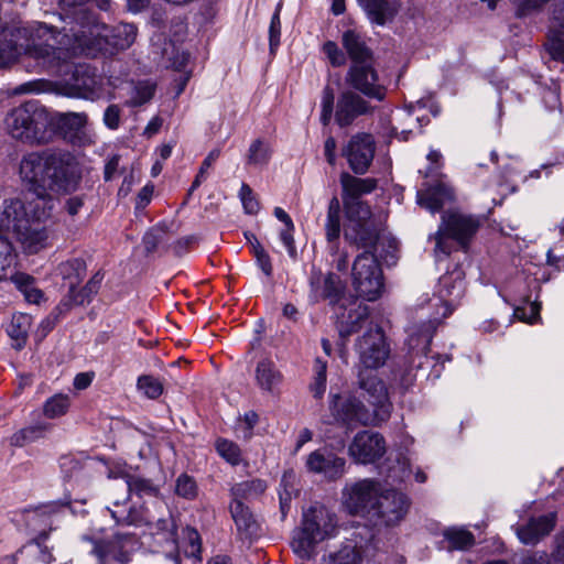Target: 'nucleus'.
I'll return each mask as SVG.
<instances>
[{"mask_svg": "<svg viewBox=\"0 0 564 564\" xmlns=\"http://www.w3.org/2000/svg\"><path fill=\"white\" fill-rule=\"evenodd\" d=\"M19 174L24 189L43 204L42 210L35 212L37 220L47 216L46 208L52 209L51 193L75 189L79 178L74 158L67 152L54 150L23 155Z\"/></svg>", "mask_w": 564, "mask_h": 564, "instance_id": "obj_1", "label": "nucleus"}, {"mask_svg": "<svg viewBox=\"0 0 564 564\" xmlns=\"http://www.w3.org/2000/svg\"><path fill=\"white\" fill-rule=\"evenodd\" d=\"M59 32L45 23H13L0 32V56L8 66L22 54L33 58L45 70L56 69L65 59V50L58 46Z\"/></svg>", "mask_w": 564, "mask_h": 564, "instance_id": "obj_2", "label": "nucleus"}, {"mask_svg": "<svg viewBox=\"0 0 564 564\" xmlns=\"http://www.w3.org/2000/svg\"><path fill=\"white\" fill-rule=\"evenodd\" d=\"M4 124L11 138L29 145L52 141L51 112L41 101L31 99L12 108Z\"/></svg>", "mask_w": 564, "mask_h": 564, "instance_id": "obj_3", "label": "nucleus"}, {"mask_svg": "<svg viewBox=\"0 0 564 564\" xmlns=\"http://www.w3.org/2000/svg\"><path fill=\"white\" fill-rule=\"evenodd\" d=\"M321 107L322 124L328 126L334 117L339 128L350 127L358 118L372 116L376 110L367 97L349 89L340 91L335 104V94L330 85L323 89Z\"/></svg>", "mask_w": 564, "mask_h": 564, "instance_id": "obj_4", "label": "nucleus"}, {"mask_svg": "<svg viewBox=\"0 0 564 564\" xmlns=\"http://www.w3.org/2000/svg\"><path fill=\"white\" fill-rule=\"evenodd\" d=\"M334 529V516L324 506H313L303 511L301 528L292 539L294 553L304 558L313 556L315 546L329 536Z\"/></svg>", "mask_w": 564, "mask_h": 564, "instance_id": "obj_5", "label": "nucleus"}, {"mask_svg": "<svg viewBox=\"0 0 564 564\" xmlns=\"http://www.w3.org/2000/svg\"><path fill=\"white\" fill-rule=\"evenodd\" d=\"M328 413L322 416L326 425H336L351 432L358 426H367L375 421L373 413L351 393L329 392Z\"/></svg>", "mask_w": 564, "mask_h": 564, "instance_id": "obj_6", "label": "nucleus"}, {"mask_svg": "<svg viewBox=\"0 0 564 564\" xmlns=\"http://www.w3.org/2000/svg\"><path fill=\"white\" fill-rule=\"evenodd\" d=\"M480 227V223L473 216L459 213H445L442 224L436 232L435 252L449 256L452 252L451 240L456 241L465 251Z\"/></svg>", "mask_w": 564, "mask_h": 564, "instance_id": "obj_7", "label": "nucleus"}, {"mask_svg": "<svg viewBox=\"0 0 564 564\" xmlns=\"http://www.w3.org/2000/svg\"><path fill=\"white\" fill-rule=\"evenodd\" d=\"M440 324L441 321L438 318H432L413 323L409 327L406 340L409 347L408 368L401 378L403 387L408 388L412 384L416 376L412 371L422 369L427 361L430 345Z\"/></svg>", "mask_w": 564, "mask_h": 564, "instance_id": "obj_8", "label": "nucleus"}, {"mask_svg": "<svg viewBox=\"0 0 564 564\" xmlns=\"http://www.w3.org/2000/svg\"><path fill=\"white\" fill-rule=\"evenodd\" d=\"M378 543L373 528L358 524L341 547L328 555L327 564H360L364 558L369 560L377 555Z\"/></svg>", "mask_w": 564, "mask_h": 564, "instance_id": "obj_9", "label": "nucleus"}, {"mask_svg": "<svg viewBox=\"0 0 564 564\" xmlns=\"http://www.w3.org/2000/svg\"><path fill=\"white\" fill-rule=\"evenodd\" d=\"M352 286L367 301H376L383 291V273L376 253H359L351 268Z\"/></svg>", "mask_w": 564, "mask_h": 564, "instance_id": "obj_10", "label": "nucleus"}, {"mask_svg": "<svg viewBox=\"0 0 564 564\" xmlns=\"http://www.w3.org/2000/svg\"><path fill=\"white\" fill-rule=\"evenodd\" d=\"M82 540L91 544L90 553L97 558V564H129L139 543L134 533H115L110 539L85 534Z\"/></svg>", "mask_w": 564, "mask_h": 564, "instance_id": "obj_11", "label": "nucleus"}, {"mask_svg": "<svg viewBox=\"0 0 564 564\" xmlns=\"http://www.w3.org/2000/svg\"><path fill=\"white\" fill-rule=\"evenodd\" d=\"M359 364L357 369L377 370L391 355V346L381 326L369 327L355 344Z\"/></svg>", "mask_w": 564, "mask_h": 564, "instance_id": "obj_12", "label": "nucleus"}, {"mask_svg": "<svg viewBox=\"0 0 564 564\" xmlns=\"http://www.w3.org/2000/svg\"><path fill=\"white\" fill-rule=\"evenodd\" d=\"M410 508V499L406 495L395 489L379 492L371 508L370 521L376 527L398 525L406 516Z\"/></svg>", "mask_w": 564, "mask_h": 564, "instance_id": "obj_13", "label": "nucleus"}, {"mask_svg": "<svg viewBox=\"0 0 564 564\" xmlns=\"http://www.w3.org/2000/svg\"><path fill=\"white\" fill-rule=\"evenodd\" d=\"M376 62L364 64H350L346 75L345 84L349 90L361 94L368 99H375L379 102L383 101L388 94V88L380 83Z\"/></svg>", "mask_w": 564, "mask_h": 564, "instance_id": "obj_14", "label": "nucleus"}, {"mask_svg": "<svg viewBox=\"0 0 564 564\" xmlns=\"http://www.w3.org/2000/svg\"><path fill=\"white\" fill-rule=\"evenodd\" d=\"M380 482L366 478L346 485L343 489V503L351 516H366L370 519L371 508L380 492Z\"/></svg>", "mask_w": 564, "mask_h": 564, "instance_id": "obj_15", "label": "nucleus"}, {"mask_svg": "<svg viewBox=\"0 0 564 564\" xmlns=\"http://www.w3.org/2000/svg\"><path fill=\"white\" fill-rule=\"evenodd\" d=\"M72 500L67 496L62 500L51 501L35 508L24 510V522L26 528L36 533L30 544L40 545L45 542L53 530L52 516L64 507H70Z\"/></svg>", "mask_w": 564, "mask_h": 564, "instance_id": "obj_16", "label": "nucleus"}, {"mask_svg": "<svg viewBox=\"0 0 564 564\" xmlns=\"http://www.w3.org/2000/svg\"><path fill=\"white\" fill-rule=\"evenodd\" d=\"M310 286L311 297L314 302L327 301L334 311L345 308L347 286L338 274L313 272L310 278Z\"/></svg>", "mask_w": 564, "mask_h": 564, "instance_id": "obj_17", "label": "nucleus"}, {"mask_svg": "<svg viewBox=\"0 0 564 564\" xmlns=\"http://www.w3.org/2000/svg\"><path fill=\"white\" fill-rule=\"evenodd\" d=\"M376 153V141L372 134L358 132L350 137L341 149V155L347 160L350 170L356 175H364L372 164Z\"/></svg>", "mask_w": 564, "mask_h": 564, "instance_id": "obj_18", "label": "nucleus"}, {"mask_svg": "<svg viewBox=\"0 0 564 564\" xmlns=\"http://www.w3.org/2000/svg\"><path fill=\"white\" fill-rule=\"evenodd\" d=\"M67 95L70 97L96 100L100 96L101 79L96 67L83 63L74 66L70 77L66 82Z\"/></svg>", "mask_w": 564, "mask_h": 564, "instance_id": "obj_19", "label": "nucleus"}, {"mask_svg": "<svg viewBox=\"0 0 564 564\" xmlns=\"http://www.w3.org/2000/svg\"><path fill=\"white\" fill-rule=\"evenodd\" d=\"M357 384L367 394V401L373 406L376 416L387 420L390 415L391 403L384 382L371 370L358 369Z\"/></svg>", "mask_w": 564, "mask_h": 564, "instance_id": "obj_20", "label": "nucleus"}, {"mask_svg": "<svg viewBox=\"0 0 564 564\" xmlns=\"http://www.w3.org/2000/svg\"><path fill=\"white\" fill-rule=\"evenodd\" d=\"M305 467L308 473L322 475L327 481H336L346 473V459L324 447L307 456Z\"/></svg>", "mask_w": 564, "mask_h": 564, "instance_id": "obj_21", "label": "nucleus"}, {"mask_svg": "<svg viewBox=\"0 0 564 564\" xmlns=\"http://www.w3.org/2000/svg\"><path fill=\"white\" fill-rule=\"evenodd\" d=\"M348 452L357 463L371 464L384 455L386 441L379 433L360 431L355 435Z\"/></svg>", "mask_w": 564, "mask_h": 564, "instance_id": "obj_22", "label": "nucleus"}, {"mask_svg": "<svg viewBox=\"0 0 564 564\" xmlns=\"http://www.w3.org/2000/svg\"><path fill=\"white\" fill-rule=\"evenodd\" d=\"M466 290L465 272L459 264L452 271H447L438 280V295L451 311L456 307L463 299Z\"/></svg>", "mask_w": 564, "mask_h": 564, "instance_id": "obj_23", "label": "nucleus"}, {"mask_svg": "<svg viewBox=\"0 0 564 564\" xmlns=\"http://www.w3.org/2000/svg\"><path fill=\"white\" fill-rule=\"evenodd\" d=\"M344 238L350 246L376 253L380 229L375 220L348 225L344 232Z\"/></svg>", "mask_w": 564, "mask_h": 564, "instance_id": "obj_24", "label": "nucleus"}, {"mask_svg": "<svg viewBox=\"0 0 564 564\" xmlns=\"http://www.w3.org/2000/svg\"><path fill=\"white\" fill-rule=\"evenodd\" d=\"M556 524V513L549 512L539 517H532L524 524L518 528L517 534L524 544H536L541 539L549 535Z\"/></svg>", "mask_w": 564, "mask_h": 564, "instance_id": "obj_25", "label": "nucleus"}, {"mask_svg": "<svg viewBox=\"0 0 564 564\" xmlns=\"http://www.w3.org/2000/svg\"><path fill=\"white\" fill-rule=\"evenodd\" d=\"M372 24L391 23L401 9V0H357Z\"/></svg>", "mask_w": 564, "mask_h": 564, "instance_id": "obj_26", "label": "nucleus"}, {"mask_svg": "<svg viewBox=\"0 0 564 564\" xmlns=\"http://www.w3.org/2000/svg\"><path fill=\"white\" fill-rule=\"evenodd\" d=\"M87 123L86 113L68 112L54 116L51 113L52 140L55 135L74 141Z\"/></svg>", "mask_w": 564, "mask_h": 564, "instance_id": "obj_27", "label": "nucleus"}, {"mask_svg": "<svg viewBox=\"0 0 564 564\" xmlns=\"http://www.w3.org/2000/svg\"><path fill=\"white\" fill-rule=\"evenodd\" d=\"M341 44L351 64L376 62L373 51L359 32L350 29L346 30L341 35Z\"/></svg>", "mask_w": 564, "mask_h": 564, "instance_id": "obj_28", "label": "nucleus"}, {"mask_svg": "<svg viewBox=\"0 0 564 564\" xmlns=\"http://www.w3.org/2000/svg\"><path fill=\"white\" fill-rule=\"evenodd\" d=\"M159 507L162 510L159 517L148 510H143L141 516L142 522H140V525H145L151 530H155L156 533L163 534L165 541L174 542L177 538V525L166 503L161 501Z\"/></svg>", "mask_w": 564, "mask_h": 564, "instance_id": "obj_29", "label": "nucleus"}, {"mask_svg": "<svg viewBox=\"0 0 564 564\" xmlns=\"http://www.w3.org/2000/svg\"><path fill=\"white\" fill-rule=\"evenodd\" d=\"M68 18L72 19L70 28H63L65 36H72L78 42H84L86 37V29L93 34V29L98 26V17L89 8L82 7L73 11L66 12Z\"/></svg>", "mask_w": 564, "mask_h": 564, "instance_id": "obj_30", "label": "nucleus"}, {"mask_svg": "<svg viewBox=\"0 0 564 564\" xmlns=\"http://www.w3.org/2000/svg\"><path fill=\"white\" fill-rule=\"evenodd\" d=\"M453 188L445 183L438 182L426 189L419 191L416 194L417 204L430 210L432 214L443 209L447 202L453 200Z\"/></svg>", "mask_w": 564, "mask_h": 564, "instance_id": "obj_31", "label": "nucleus"}, {"mask_svg": "<svg viewBox=\"0 0 564 564\" xmlns=\"http://www.w3.org/2000/svg\"><path fill=\"white\" fill-rule=\"evenodd\" d=\"M14 232L26 253L34 254L46 247L48 235L40 224H31L30 220L22 225L19 224Z\"/></svg>", "mask_w": 564, "mask_h": 564, "instance_id": "obj_32", "label": "nucleus"}, {"mask_svg": "<svg viewBox=\"0 0 564 564\" xmlns=\"http://www.w3.org/2000/svg\"><path fill=\"white\" fill-rule=\"evenodd\" d=\"M229 511L241 539L252 540L259 535L260 525L243 501H231Z\"/></svg>", "mask_w": 564, "mask_h": 564, "instance_id": "obj_33", "label": "nucleus"}, {"mask_svg": "<svg viewBox=\"0 0 564 564\" xmlns=\"http://www.w3.org/2000/svg\"><path fill=\"white\" fill-rule=\"evenodd\" d=\"M340 310L343 311L340 314L336 313V328L340 338L347 339L362 328L369 318V310L361 305L348 311L346 307Z\"/></svg>", "mask_w": 564, "mask_h": 564, "instance_id": "obj_34", "label": "nucleus"}, {"mask_svg": "<svg viewBox=\"0 0 564 564\" xmlns=\"http://www.w3.org/2000/svg\"><path fill=\"white\" fill-rule=\"evenodd\" d=\"M339 182L343 202L361 200L362 195L372 193L378 185V181L373 177L360 178L348 172L340 173Z\"/></svg>", "mask_w": 564, "mask_h": 564, "instance_id": "obj_35", "label": "nucleus"}, {"mask_svg": "<svg viewBox=\"0 0 564 564\" xmlns=\"http://www.w3.org/2000/svg\"><path fill=\"white\" fill-rule=\"evenodd\" d=\"M443 540L440 541V549L447 552L468 551L476 544L473 532L462 527H448L442 532Z\"/></svg>", "mask_w": 564, "mask_h": 564, "instance_id": "obj_36", "label": "nucleus"}, {"mask_svg": "<svg viewBox=\"0 0 564 564\" xmlns=\"http://www.w3.org/2000/svg\"><path fill=\"white\" fill-rule=\"evenodd\" d=\"M324 229L330 252L336 253L341 232V206L337 196H333L328 203Z\"/></svg>", "mask_w": 564, "mask_h": 564, "instance_id": "obj_37", "label": "nucleus"}, {"mask_svg": "<svg viewBox=\"0 0 564 564\" xmlns=\"http://www.w3.org/2000/svg\"><path fill=\"white\" fill-rule=\"evenodd\" d=\"M121 477L123 478L128 488L127 500L132 495H135L140 499L145 497L158 498L161 496L160 486L150 478H145L141 475L131 473H123Z\"/></svg>", "mask_w": 564, "mask_h": 564, "instance_id": "obj_38", "label": "nucleus"}, {"mask_svg": "<svg viewBox=\"0 0 564 564\" xmlns=\"http://www.w3.org/2000/svg\"><path fill=\"white\" fill-rule=\"evenodd\" d=\"M57 274L68 288H77L87 273V264L83 258H70L57 265Z\"/></svg>", "mask_w": 564, "mask_h": 564, "instance_id": "obj_39", "label": "nucleus"}, {"mask_svg": "<svg viewBox=\"0 0 564 564\" xmlns=\"http://www.w3.org/2000/svg\"><path fill=\"white\" fill-rule=\"evenodd\" d=\"M32 324V317L24 313H18L12 316L11 323L7 327L8 336L13 340V348L21 350L28 340Z\"/></svg>", "mask_w": 564, "mask_h": 564, "instance_id": "obj_40", "label": "nucleus"}, {"mask_svg": "<svg viewBox=\"0 0 564 564\" xmlns=\"http://www.w3.org/2000/svg\"><path fill=\"white\" fill-rule=\"evenodd\" d=\"M29 219L26 217L25 206L19 198L4 199L3 210L0 217V224L4 228L12 226L17 230V225L25 224Z\"/></svg>", "mask_w": 564, "mask_h": 564, "instance_id": "obj_41", "label": "nucleus"}, {"mask_svg": "<svg viewBox=\"0 0 564 564\" xmlns=\"http://www.w3.org/2000/svg\"><path fill=\"white\" fill-rule=\"evenodd\" d=\"M256 380L262 390L271 392L282 381V373L272 360L264 358L257 365Z\"/></svg>", "mask_w": 564, "mask_h": 564, "instance_id": "obj_42", "label": "nucleus"}, {"mask_svg": "<svg viewBox=\"0 0 564 564\" xmlns=\"http://www.w3.org/2000/svg\"><path fill=\"white\" fill-rule=\"evenodd\" d=\"M11 281L29 303L39 304L44 297L42 290L37 289L35 285L36 281L34 276L24 272H15L11 275Z\"/></svg>", "mask_w": 564, "mask_h": 564, "instance_id": "obj_43", "label": "nucleus"}, {"mask_svg": "<svg viewBox=\"0 0 564 564\" xmlns=\"http://www.w3.org/2000/svg\"><path fill=\"white\" fill-rule=\"evenodd\" d=\"M108 510L117 525H140V522H142L143 510H137L128 506L127 501H116L113 508H108Z\"/></svg>", "mask_w": 564, "mask_h": 564, "instance_id": "obj_44", "label": "nucleus"}, {"mask_svg": "<svg viewBox=\"0 0 564 564\" xmlns=\"http://www.w3.org/2000/svg\"><path fill=\"white\" fill-rule=\"evenodd\" d=\"M51 425L47 423H39L23 427L10 437V445L14 447H23L24 445L35 442L45 436Z\"/></svg>", "mask_w": 564, "mask_h": 564, "instance_id": "obj_45", "label": "nucleus"}, {"mask_svg": "<svg viewBox=\"0 0 564 564\" xmlns=\"http://www.w3.org/2000/svg\"><path fill=\"white\" fill-rule=\"evenodd\" d=\"M265 489L267 482L262 479L256 478L235 484L230 488V495L232 497V501H242L243 499H249L262 495Z\"/></svg>", "mask_w": 564, "mask_h": 564, "instance_id": "obj_46", "label": "nucleus"}, {"mask_svg": "<svg viewBox=\"0 0 564 564\" xmlns=\"http://www.w3.org/2000/svg\"><path fill=\"white\" fill-rule=\"evenodd\" d=\"M343 205L349 225L375 220L370 206L364 200H346Z\"/></svg>", "mask_w": 564, "mask_h": 564, "instance_id": "obj_47", "label": "nucleus"}, {"mask_svg": "<svg viewBox=\"0 0 564 564\" xmlns=\"http://www.w3.org/2000/svg\"><path fill=\"white\" fill-rule=\"evenodd\" d=\"M137 37V26L130 23H120L111 31V44L117 50H127L129 48L135 41Z\"/></svg>", "mask_w": 564, "mask_h": 564, "instance_id": "obj_48", "label": "nucleus"}, {"mask_svg": "<svg viewBox=\"0 0 564 564\" xmlns=\"http://www.w3.org/2000/svg\"><path fill=\"white\" fill-rule=\"evenodd\" d=\"M70 401L66 394H55L47 399L43 405V413L48 419L59 417L68 411Z\"/></svg>", "mask_w": 564, "mask_h": 564, "instance_id": "obj_49", "label": "nucleus"}, {"mask_svg": "<svg viewBox=\"0 0 564 564\" xmlns=\"http://www.w3.org/2000/svg\"><path fill=\"white\" fill-rule=\"evenodd\" d=\"M156 91V84L151 80H139L133 88V96L129 105L132 107H140L149 102Z\"/></svg>", "mask_w": 564, "mask_h": 564, "instance_id": "obj_50", "label": "nucleus"}, {"mask_svg": "<svg viewBox=\"0 0 564 564\" xmlns=\"http://www.w3.org/2000/svg\"><path fill=\"white\" fill-rule=\"evenodd\" d=\"M220 156V149H214L212 150L208 155L204 159L202 162V165L198 170V173L196 174L191 187L187 191L186 197L184 202L182 203V206H185L188 202V198L193 194L195 189H197L200 184L207 178V170L215 163L218 158Z\"/></svg>", "mask_w": 564, "mask_h": 564, "instance_id": "obj_51", "label": "nucleus"}, {"mask_svg": "<svg viewBox=\"0 0 564 564\" xmlns=\"http://www.w3.org/2000/svg\"><path fill=\"white\" fill-rule=\"evenodd\" d=\"M270 148L263 142L262 139H256L247 154V164L249 165H265L270 160Z\"/></svg>", "mask_w": 564, "mask_h": 564, "instance_id": "obj_52", "label": "nucleus"}, {"mask_svg": "<svg viewBox=\"0 0 564 564\" xmlns=\"http://www.w3.org/2000/svg\"><path fill=\"white\" fill-rule=\"evenodd\" d=\"M216 451L225 460L232 466H237L241 460V451L239 446L226 438H218L215 444Z\"/></svg>", "mask_w": 564, "mask_h": 564, "instance_id": "obj_53", "label": "nucleus"}, {"mask_svg": "<svg viewBox=\"0 0 564 564\" xmlns=\"http://www.w3.org/2000/svg\"><path fill=\"white\" fill-rule=\"evenodd\" d=\"M175 494L188 500L195 499L198 495V487L194 477L186 473L181 474L175 482Z\"/></svg>", "mask_w": 564, "mask_h": 564, "instance_id": "obj_54", "label": "nucleus"}, {"mask_svg": "<svg viewBox=\"0 0 564 564\" xmlns=\"http://www.w3.org/2000/svg\"><path fill=\"white\" fill-rule=\"evenodd\" d=\"M167 231V225L159 224L150 228L143 236L142 242L147 254H151L156 251L158 246L163 240L164 235Z\"/></svg>", "mask_w": 564, "mask_h": 564, "instance_id": "obj_55", "label": "nucleus"}, {"mask_svg": "<svg viewBox=\"0 0 564 564\" xmlns=\"http://www.w3.org/2000/svg\"><path fill=\"white\" fill-rule=\"evenodd\" d=\"M202 538L195 528L187 527L185 529L184 554L187 557L200 560Z\"/></svg>", "mask_w": 564, "mask_h": 564, "instance_id": "obj_56", "label": "nucleus"}, {"mask_svg": "<svg viewBox=\"0 0 564 564\" xmlns=\"http://www.w3.org/2000/svg\"><path fill=\"white\" fill-rule=\"evenodd\" d=\"M13 246L3 234V226L0 224V279L6 275V270L14 261Z\"/></svg>", "mask_w": 564, "mask_h": 564, "instance_id": "obj_57", "label": "nucleus"}, {"mask_svg": "<svg viewBox=\"0 0 564 564\" xmlns=\"http://www.w3.org/2000/svg\"><path fill=\"white\" fill-rule=\"evenodd\" d=\"M544 46L552 59L564 64V34H558L557 31H550Z\"/></svg>", "mask_w": 564, "mask_h": 564, "instance_id": "obj_58", "label": "nucleus"}, {"mask_svg": "<svg viewBox=\"0 0 564 564\" xmlns=\"http://www.w3.org/2000/svg\"><path fill=\"white\" fill-rule=\"evenodd\" d=\"M138 389L150 399H158L163 393L162 382L149 375L140 376L138 379Z\"/></svg>", "mask_w": 564, "mask_h": 564, "instance_id": "obj_59", "label": "nucleus"}, {"mask_svg": "<svg viewBox=\"0 0 564 564\" xmlns=\"http://www.w3.org/2000/svg\"><path fill=\"white\" fill-rule=\"evenodd\" d=\"M516 8L517 18H525L541 11L551 0H510Z\"/></svg>", "mask_w": 564, "mask_h": 564, "instance_id": "obj_60", "label": "nucleus"}, {"mask_svg": "<svg viewBox=\"0 0 564 564\" xmlns=\"http://www.w3.org/2000/svg\"><path fill=\"white\" fill-rule=\"evenodd\" d=\"M59 468L63 474V478L66 481L72 480L76 477L83 469V464L79 459L74 457L73 455H63L59 460Z\"/></svg>", "mask_w": 564, "mask_h": 564, "instance_id": "obj_61", "label": "nucleus"}, {"mask_svg": "<svg viewBox=\"0 0 564 564\" xmlns=\"http://www.w3.org/2000/svg\"><path fill=\"white\" fill-rule=\"evenodd\" d=\"M322 50H323L324 54L327 56V58L333 67H340V66L346 65V63H347L346 52H343L338 47L337 43H335L334 41H326L323 44Z\"/></svg>", "mask_w": 564, "mask_h": 564, "instance_id": "obj_62", "label": "nucleus"}, {"mask_svg": "<svg viewBox=\"0 0 564 564\" xmlns=\"http://www.w3.org/2000/svg\"><path fill=\"white\" fill-rule=\"evenodd\" d=\"M239 196L246 214L257 215L259 213L260 203L256 198L252 188L247 183H242Z\"/></svg>", "mask_w": 564, "mask_h": 564, "instance_id": "obj_63", "label": "nucleus"}, {"mask_svg": "<svg viewBox=\"0 0 564 564\" xmlns=\"http://www.w3.org/2000/svg\"><path fill=\"white\" fill-rule=\"evenodd\" d=\"M96 294L95 290L85 284L79 290L77 288H68L67 296L74 306H80L86 303L89 304Z\"/></svg>", "mask_w": 564, "mask_h": 564, "instance_id": "obj_64", "label": "nucleus"}]
</instances>
